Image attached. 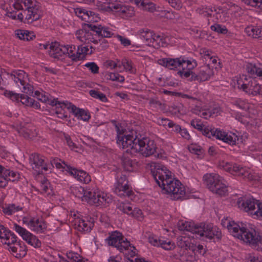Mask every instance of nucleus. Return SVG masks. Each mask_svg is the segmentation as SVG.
<instances>
[{"label":"nucleus","mask_w":262,"mask_h":262,"mask_svg":"<svg viewBox=\"0 0 262 262\" xmlns=\"http://www.w3.org/2000/svg\"><path fill=\"white\" fill-rule=\"evenodd\" d=\"M32 95L36 97L38 100L42 102L46 103L48 101V97L45 92L36 91L34 92V95L33 94Z\"/></svg>","instance_id":"nucleus-57"},{"label":"nucleus","mask_w":262,"mask_h":262,"mask_svg":"<svg viewBox=\"0 0 262 262\" xmlns=\"http://www.w3.org/2000/svg\"><path fill=\"white\" fill-rule=\"evenodd\" d=\"M222 224L233 236L252 246L260 247L262 249V236L254 229H248L243 223H237L228 219L222 220Z\"/></svg>","instance_id":"nucleus-3"},{"label":"nucleus","mask_w":262,"mask_h":262,"mask_svg":"<svg viewBox=\"0 0 262 262\" xmlns=\"http://www.w3.org/2000/svg\"><path fill=\"white\" fill-rule=\"evenodd\" d=\"M121 64L122 65L123 70L128 71L131 73H133L136 71V70L133 68L131 61L126 59H123L121 61Z\"/></svg>","instance_id":"nucleus-51"},{"label":"nucleus","mask_w":262,"mask_h":262,"mask_svg":"<svg viewBox=\"0 0 262 262\" xmlns=\"http://www.w3.org/2000/svg\"><path fill=\"white\" fill-rule=\"evenodd\" d=\"M76 13L78 17H81L82 20L89 23L90 24L98 22L100 19L98 14L94 12L85 9H77L76 11Z\"/></svg>","instance_id":"nucleus-28"},{"label":"nucleus","mask_w":262,"mask_h":262,"mask_svg":"<svg viewBox=\"0 0 262 262\" xmlns=\"http://www.w3.org/2000/svg\"><path fill=\"white\" fill-rule=\"evenodd\" d=\"M88 29H81L76 31L75 35L76 38L81 42L90 44L93 43L97 44L98 42L97 35L95 32L92 30L91 27Z\"/></svg>","instance_id":"nucleus-19"},{"label":"nucleus","mask_w":262,"mask_h":262,"mask_svg":"<svg viewBox=\"0 0 262 262\" xmlns=\"http://www.w3.org/2000/svg\"><path fill=\"white\" fill-rule=\"evenodd\" d=\"M189 151L193 154L200 155L202 152V148L196 144H191L188 147Z\"/></svg>","instance_id":"nucleus-62"},{"label":"nucleus","mask_w":262,"mask_h":262,"mask_svg":"<svg viewBox=\"0 0 262 262\" xmlns=\"http://www.w3.org/2000/svg\"><path fill=\"white\" fill-rule=\"evenodd\" d=\"M65 170L71 176L81 183L87 184L91 181L90 174L82 170H78L70 166L66 165L64 167Z\"/></svg>","instance_id":"nucleus-21"},{"label":"nucleus","mask_w":262,"mask_h":262,"mask_svg":"<svg viewBox=\"0 0 262 262\" xmlns=\"http://www.w3.org/2000/svg\"><path fill=\"white\" fill-rule=\"evenodd\" d=\"M159 63L170 70H174L178 67L185 68L189 67V69H194L198 64L196 61L193 59H185L184 58H165L159 60Z\"/></svg>","instance_id":"nucleus-8"},{"label":"nucleus","mask_w":262,"mask_h":262,"mask_svg":"<svg viewBox=\"0 0 262 262\" xmlns=\"http://www.w3.org/2000/svg\"><path fill=\"white\" fill-rule=\"evenodd\" d=\"M73 104L68 101H63L60 106H57L55 108V113L59 118L62 119L68 117V113L66 110H70L72 112Z\"/></svg>","instance_id":"nucleus-33"},{"label":"nucleus","mask_w":262,"mask_h":262,"mask_svg":"<svg viewBox=\"0 0 262 262\" xmlns=\"http://www.w3.org/2000/svg\"><path fill=\"white\" fill-rule=\"evenodd\" d=\"M202 229L200 234V237L205 236L209 239L216 237L219 239L221 237V232L218 228L213 227L211 225L202 223Z\"/></svg>","instance_id":"nucleus-22"},{"label":"nucleus","mask_w":262,"mask_h":262,"mask_svg":"<svg viewBox=\"0 0 262 262\" xmlns=\"http://www.w3.org/2000/svg\"><path fill=\"white\" fill-rule=\"evenodd\" d=\"M22 208L14 204H5L2 207V211L4 214L11 215L15 212L21 210Z\"/></svg>","instance_id":"nucleus-41"},{"label":"nucleus","mask_w":262,"mask_h":262,"mask_svg":"<svg viewBox=\"0 0 262 262\" xmlns=\"http://www.w3.org/2000/svg\"><path fill=\"white\" fill-rule=\"evenodd\" d=\"M90 48L91 50L89 52V49L88 47L79 46L76 50L75 46H74V49L72 50L71 53L70 54V58H71L72 60L75 61L82 60L85 58L86 54H92V49H93V48L91 46Z\"/></svg>","instance_id":"nucleus-24"},{"label":"nucleus","mask_w":262,"mask_h":262,"mask_svg":"<svg viewBox=\"0 0 262 262\" xmlns=\"http://www.w3.org/2000/svg\"><path fill=\"white\" fill-rule=\"evenodd\" d=\"M141 7L144 10L149 12H153L156 10V5L147 0L142 2Z\"/></svg>","instance_id":"nucleus-50"},{"label":"nucleus","mask_w":262,"mask_h":262,"mask_svg":"<svg viewBox=\"0 0 262 262\" xmlns=\"http://www.w3.org/2000/svg\"><path fill=\"white\" fill-rule=\"evenodd\" d=\"M66 256L68 259H66V261L67 262H77L79 261L81 257L78 253L73 252H68Z\"/></svg>","instance_id":"nucleus-55"},{"label":"nucleus","mask_w":262,"mask_h":262,"mask_svg":"<svg viewBox=\"0 0 262 262\" xmlns=\"http://www.w3.org/2000/svg\"><path fill=\"white\" fill-rule=\"evenodd\" d=\"M198 13L205 17H211L215 21L226 22L228 20L229 15L226 11L220 6L207 7L201 6L196 10Z\"/></svg>","instance_id":"nucleus-7"},{"label":"nucleus","mask_w":262,"mask_h":262,"mask_svg":"<svg viewBox=\"0 0 262 262\" xmlns=\"http://www.w3.org/2000/svg\"><path fill=\"white\" fill-rule=\"evenodd\" d=\"M9 249L11 251L16 257H21L25 256L27 254V248L23 242H14L8 245Z\"/></svg>","instance_id":"nucleus-29"},{"label":"nucleus","mask_w":262,"mask_h":262,"mask_svg":"<svg viewBox=\"0 0 262 262\" xmlns=\"http://www.w3.org/2000/svg\"><path fill=\"white\" fill-rule=\"evenodd\" d=\"M16 236L4 226L0 224V239L1 242L7 245H10L16 242Z\"/></svg>","instance_id":"nucleus-30"},{"label":"nucleus","mask_w":262,"mask_h":262,"mask_svg":"<svg viewBox=\"0 0 262 262\" xmlns=\"http://www.w3.org/2000/svg\"><path fill=\"white\" fill-rule=\"evenodd\" d=\"M215 111H216V113H217L218 109L215 108L213 112L207 111L202 109L199 116L205 119H208V118L210 117L213 114L215 113Z\"/></svg>","instance_id":"nucleus-63"},{"label":"nucleus","mask_w":262,"mask_h":262,"mask_svg":"<svg viewBox=\"0 0 262 262\" xmlns=\"http://www.w3.org/2000/svg\"><path fill=\"white\" fill-rule=\"evenodd\" d=\"M74 49V45H62L57 42L50 45L49 54L50 57L58 60H62L64 56L70 58V54Z\"/></svg>","instance_id":"nucleus-12"},{"label":"nucleus","mask_w":262,"mask_h":262,"mask_svg":"<svg viewBox=\"0 0 262 262\" xmlns=\"http://www.w3.org/2000/svg\"><path fill=\"white\" fill-rule=\"evenodd\" d=\"M148 100L150 107L155 108L161 107L162 104L157 98H150Z\"/></svg>","instance_id":"nucleus-61"},{"label":"nucleus","mask_w":262,"mask_h":262,"mask_svg":"<svg viewBox=\"0 0 262 262\" xmlns=\"http://www.w3.org/2000/svg\"><path fill=\"white\" fill-rule=\"evenodd\" d=\"M261 203L259 201L253 198H249L244 201H238V207L246 212L253 211L255 209V206Z\"/></svg>","instance_id":"nucleus-32"},{"label":"nucleus","mask_w":262,"mask_h":262,"mask_svg":"<svg viewBox=\"0 0 262 262\" xmlns=\"http://www.w3.org/2000/svg\"><path fill=\"white\" fill-rule=\"evenodd\" d=\"M158 123L164 126H168L169 128L172 125V121L167 118H160L158 119Z\"/></svg>","instance_id":"nucleus-64"},{"label":"nucleus","mask_w":262,"mask_h":262,"mask_svg":"<svg viewBox=\"0 0 262 262\" xmlns=\"http://www.w3.org/2000/svg\"><path fill=\"white\" fill-rule=\"evenodd\" d=\"M109 245L116 247L126 255L133 257L136 254V249L119 232H113L106 239Z\"/></svg>","instance_id":"nucleus-4"},{"label":"nucleus","mask_w":262,"mask_h":262,"mask_svg":"<svg viewBox=\"0 0 262 262\" xmlns=\"http://www.w3.org/2000/svg\"><path fill=\"white\" fill-rule=\"evenodd\" d=\"M6 173L5 178L7 180V183L9 181H15L19 179V174L17 172L11 171L10 169H7V172Z\"/></svg>","instance_id":"nucleus-48"},{"label":"nucleus","mask_w":262,"mask_h":262,"mask_svg":"<svg viewBox=\"0 0 262 262\" xmlns=\"http://www.w3.org/2000/svg\"><path fill=\"white\" fill-rule=\"evenodd\" d=\"M232 174L241 177L249 181L256 180L257 178L256 174L253 172L251 169L241 167L237 164L235 166Z\"/></svg>","instance_id":"nucleus-25"},{"label":"nucleus","mask_w":262,"mask_h":262,"mask_svg":"<svg viewBox=\"0 0 262 262\" xmlns=\"http://www.w3.org/2000/svg\"><path fill=\"white\" fill-rule=\"evenodd\" d=\"M191 239L186 236H180L177 238V245L181 248L186 250L191 249Z\"/></svg>","instance_id":"nucleus-40"},{"label":"nucleus","mask_w":262,"mask_h":262,"mask_svg":"<svg viewBox=\"0 0 262 262\" xmlns=\"http://www.w3.org/2000/svg\"><path fill=\"white\" fill-rule=\"evenodd\" d=\"M14 34L18 38L25 41L33 40L35 37L33 32L24 29L16 30Z\"/></svg>","instance_id":"nucleus-35"},{"label":"nucleus","mask_w":262,"mask_h":262,"mask_svg":"<svg viewBox=\"0 0 262 262\" xmlns=\"http://www.w3.org/2000/svg\"><path fill=\"white\" fill-rule=\"evenodd\" d=\"M21 94L14 93L12 91H6L4 92V95L7 98L10 99L13 101L17 102H19Z\"/></svg>","instance_id":"nucleus-54"},{"label":"nucleus","mask_w":262,"mask_h":262,"mask_svg":"<svg viewBox=\"0 0 262 262\" xmlns=\"http://www.w3.org/2000/svg\"><path fill=\"white\" fill-rule=\"evenodd\" d=\"M72 113L77 119L84 121H88L91 117L88 111L83 109L78 108L73 104L72 106Z\"/></svg>","instance_id":"nucleus-37"},{"label":"nucleus","mask_w":262,"mask_h":262,"mask_svg":"<svg viewBox=\"0 0 262 262\" xmlns=\"http://www.w3.org/2000/svg\"><path fill=\"white\" fill-rule=\"evenodd\" d=\"M246 69L247 73L251 76H257L262 79V64L247 63Z\"/></svg>","instance_id":"nucleus-34"},{"label":"nucleus","mask_w":262,"mask_h":262,"mask_svg":"<svg viewBox=\"0 0 262 262\" xmlns=\"http://www.w3.org/2000/svg\"><path fill=\"white\" fill-rule=\"evenodd\" d=\"M210 29L212 31L217 32L219 34H226L228 33L227 28L223 25H220L218 24L212 25L210 27Z\"/></svg>","instance_id":"nucleus-49"},{"label":"nucleus","mask_w":262,"mask_h":262,"mask_svg":"<svg viewBox=\"0 0 262 262\" xmlns=\"http://www.w3.org/2000/svg\"><path fill=\"white\" fill-rule=\"evenodd\" d=\"M84 66L93 74H97L99 72V67L94 62H88Z\"/></svg>","instance_id":"nucleus-59"},{"label":"nucleus","mask_w":262,"mask_h":262,"mask_svg":"<svg viewBox=\"0 0 262 262\" xmlns=\"http://www.w3.org/2000/svg\"><path fill=\"white\" fill-rule=\"evenodd\" d=\"M116 182L114 184V192L120 197L130 196L133 194L131 187L125 175L118 172L116 176Z\"/></svg>","instance_id":"nucleus-13"},{"label":"nucleus","mask_w":262,"mask_h":262,"mask_svg":"<svg viewBox=\"0 0 262 262\" xmlns=\"http://www.w3.org/2000/svg\"><path fill=\"white\" fill-rule=\"evenodd\" d=\"M25 0H10L9 5L10 7H13L16 10L23 9Z\"/></svg>","instance_id":"nucleus-53"},{"label":"nucleus","mask_w":262,"mask_h":262,"mask_svg":"<svg viewBox=\"0 0 262 262\" xmlns=\"http://www.w3.org/2000/svg\"><path fill=\"white\" fill-rule=\"evenodd\" d=\"M72 192L76 197L81 199L82 201H85L86 189L81 186L75 187L72 189Z\"/></svg>","instance_id":"nucleus-43"},{"label":"nucleus","mask_w":262,"mask_h":262,"mask_svg":"<svg viewBox=\"0 0 262 262\" xmlns=\"http://www.w3.org/2000/svg\"><path fill=\"white\" fill-rule=\"evenodd\" d=\"M201 131L202 132L204 135L208 138L213 136L215 137L216 139L231 145H235L237 141L238 140V137L235 134L231 132L226 133L218 128H213L209 130L204 126V129Z\"/></svg>","instance_id":"nucleus-9"},{"label":"nucleus","mask_w":262,"mask_h":262,"mask_svg":"<svg viewBox=\"0 0 262 262\" xmlns=\"http://www.w3.org/2000/svg\"><path fill=\"white\" fill-rule=\"evenodd\" d=\"M8 76L18 87L22 86L23 92L28 95L33 94V87L29 83L28 76L25 72L23 70H14Z\"/></svg>","instance_id":"nucleus-10"},{"label":"nucleus","mask_w":262,"mask_h":262,"mask_svg":"<svg viewBox=\"0 0 262 262\" xmlns=\"http://www.w3.org/2000/svg\"><path fill=\"white\" fill-rule=\"evenodd\" d=\"M246 34L253 38L262 39V27L250 26L245 28Z\"/></svg>","instance_id":"nucleus-36"},{"label":"nucleus","mask_w":262,"mask_h":262,"mask_svg":"<svg viewBox=\"0 0 262 262\" xmlns=\"http://www.w3.org/2000/svg\"><path fill=\"white\" fill-rule=\"evenodd\" d=\"M151 172L163 193L167 194L172 200L184 198L186 193L185 187L180 181L172 178L171 172L165 166L157 165Z\"/></svg>","instance_id":"nucleus-2"},{"label":"nucleus","mask_w":262,"mask_h":262,"mask_svg":"<svg viewBox=\"0 0 262 262\" xmlns=\"http://www.w3.org/2000/svg\"><path fill=\"white\" fill-rule=\"evenodd\" d=\"M94 221L88 217L77 218L75 220V228L81 232H90L94 226Z\"/></svg>","instance_id":"nucleus-23"},{"label":"nucleus","mask_w":262,"mask_h":262,"mask_svg":"<svg viewBox=\"0 0 262 262\" xmlns=\"http://www.w3.org/2000/svg\"><path fill=\"white\" fill-rule=\"evenodd\" d=\"M29 160L32 169L38 173H42L50 169V164H47L44 157L39 154H31Z\"/></svg>","instance_id":"nucleus-18"},{"label":"nucleus","mask_w":262,"mask_h":262,"mask_svg":"<svg viewBox=\"0 0 262 262\" xmlns=\"http://www.w3.org/2000/svg\"><path fill=\"white\" fill-rule=\"evenodd\" d=\"M87 27H91L95 32L98 40L99 37H111L114 34L112 29L101 25L88 24Z\"/></svg>","instance_id":"nucleus-27"},{"label":"nucleus","mask_w":262,"mask_h":262,"mask_svg":"<svg viewBox=\"0 0 262 262\" xmlns=\"http://www.w3.org/2000/svg\"><path fill=\"white\" fill-rule=\"evenodd\" d=\"M137 34L145 45L149 46L156 48L160 45V42H162V36L156 34L152 31L147 28L140 29Z\"/></svg>","instance_id":"nucleus-14"},{"label":"nucleus","mask_w":262,"mask_h":262,"mask_svg":"<svg viewBox=\"0 0 262 262\" xmlns=\"http://www.w3.org/2000/svg\"><path fill=\"white\" fill-rule=\"evenodd\" d=\"M232 103L236 107L242 110L246 109L248 107L247 102L241 99H235L232 101Z\"/></svg>","instance_id":"nucleus-56"},{"label":"nucleus","mask_w":262,"mask_h":262,"mask_svg":"<svg viewBox=\"0 0 262 262\" xmlns=\"http://www.w3.org/2000/svg\"><path fill=\"white\" fill-rule=\"evenodd\" d=\"M122 166L124 169L126 171H131L132 170V161L128 158H124L122 159Z\"/></svg>","instance_id":"nucleus-60"},{"label":"nucleus","mask_w":262,"mask_h":262,"mask_svg":"<svg viewBox=\"0 0 262 262\" xmlns=\"http://www.w3.org/2000/svg\"><path fill=\"white\" fill-rule=\"evenodd\" d=\"M22 222L31 231L36 233H43L47 229L45 222L40 218L32 216H24Z\"/></svg>","instance_id":"nucleus-15"},{"label":"nucleus","mask_w":262,"mask_h":262,"mask_svg":"<svg viewBox=\"0 0 262 262\" xmlns=\"http://www.w3.org/2000/svg\"><path fill=\"white\" fill-rule=\"evenodd\" d=\"M117 208L123 213L139 221L143 219L142 210L138 207H133V205L129 203L121 202L118 205Z\"/></svg>","instance_id":"nucleus-20"},{"label":"nucleus","mask_w":262,"mask_h":262,"mask_svg":"<svg viewBox=\"0 0 262 262\" xmlns=\"http://www.w3.org/2000/svg\"><path fill=\"white\" fill-rule=\"evenodd\" d=\"M13 229L28 244L35 248H39L41 245V242L38 238L26 229L14 224Z\"/></svg>","instance_id":"nucleus-17"},{"label":"nucleus","mask_w":262,"mask_h":262,"mask_svg":"<svg viewBox=\"0 0 262 262\" xmlns=\"http://www.w3.org/2000/svg\"><path fill=\"white\" fill-rule=\"evenodd\" d=\"M111 194L100 191L96 187L86 188L85 202L96 206L106 205L112 202Z\"/></svg>","instance_id":"nucleus-6"},{"label":"nucleus","mask_w":262,"mask_h":262,"mask_svg":"<svg viewBox=\"0 0 262 262\" xmlns=\"http://www.w3.org/2000/svg\"><path fill=\"white\" fill-rule=\"evenodd\" d=\"M7 172V168L0 165V187L4 188L7 185V180L5 174Z\"/></svg>","instance_id":"nucleus-47"},{"label":"nucleus","mask_w":262,"mask_h":262,"mask_svg":"<svg viewBox=\"0 0 262 262\" xmlns=\"http://www.w3.org/2000/svg\"><path fill=\"white\" fill-rule=\"evenodd\" d=\"M214 75L213 69L209 65L202 67L198 74H193L192 79L200 82L209 80Z\"/></svg>","instance_id":"nucleus-31"},{"label":"nucleus","mask_w":262,"mask_h":262,"mask_svg":"<svg viewBox=\"0 0 262 262\" xmlns=\"http://www.w3.org/2000/svg\"><path fill=\"white\" fill-rule=\"evenodd\" d=\"M24 7V13L26 15L25 21L27 23H32L40 18V5L37 1L25 0Z\"/></svg>","instance_id":"nucleus-11"},{"label":"nucleus","mask_w":262,"mask_h":262,"mask_svg":"<svg viewBox=\"0 0 262 262\" xmlns=\"http://www.w3.org/2000/svg\"><path fill=\"white\" fill-rule=\"evenodd\" d=\"M204 184L210 191L219 195H225L227 192L225 181L217 173H206L203 176Z\"/></svg>","instance_id":"nucleus-5"},{"label":"nucleus","mask_w":262,"mask_h":262,"mask_svg":"<svg viewBox=\"0 0 262 262\" xmlns=\"http://www.w3.org/2000/svg\"><path fill=\"white\" fill-rule=\"evenodd\" d=\"M117 131V143L120 147L126 152L131 154L139 152L143 156L147 157L153 155L157 146L154 140L147 137L139 138L134 132L121 133L116 126Z\"/></svg>","instance_id":"nucleus-1"},{"label":"nucleus","mask_w":262,"mask_h":262,"mask_svg":"<svg viewBox=\"0 0 262 262\" xmlns=\"http://www.w3.org/2000/svg\"><path fill=\"white\" fill-rule=\"evenodd\" d=\"M244 79V81H242V79L237 80V87L249 95L255 96L259 94L260 90V85L251 78L248 79L245 76Z\"/></svg>","instance_id":"nucleus-16"},{"label":"nucleus","mask_w":262,"mask_h":262,"mask_svg":"<svg viewBox=\"0 0 262 262\" xmlns=\"http://www.w3.org/2000/svg\"><path fill=\"white\" fill-rule=\"evenodd\" d=\"M235 165L236 164L225 160H220L219 162L218 167L232 174Z\"/></svg>","instance_id":"nucleus-42"},{"label":"nucleus","mask_w":262,"mask_h":262,"mask_svg":"<svg viewBox=\"0 0 262 262\" xmlns=\"http://www.w3.org/2000/svg\"><path fill=\"white\" fill-rule=\"evenodd\" d=\"M160 247L166 250H172L174 249L176 246L174 243L171 241L161 238Z\"/></svg>","instance_id":"nucleus-44"},{"label":"nucleus","mask_w":262,"mask_h":262,"mask_svg":"<svg viewBox=\"0 0 262 262\" xmlns=\"http://www.w3.org/2000/svg\"><path fill=\"white\" fill-rule=\"evenodd\" d=\"M39 190L41 193L47 195L48 196L50 195L52 193V190L50 188V183L48 180L43 176H40Z\"/></svg>","instance_id":"nucleus-38"},{"label":"nucleus","mask_w":262,"mask_h":262,"mask_svg":"<svg viewBox=\"0 0 262 262\" xmlns=\"http://www.w3.org/2000/svg\"><path fill=\"white\" fill-rule=\"evenodd\" d=\"M247 5L257 7L262 9V0H241Z\"/></svg>","instance_id":"nucleus-58"},{"label":"nucleus","mask_w":262,"mask_h":262,"mask_svg":"<svg viewBox=\"0 0 262 262\" xmlns=\"http://www.w3.org/2000/svg\"><path fill=\"white\" fill-rule=\"evenodd\" d=\"M179 230L186 231L200 235L202 229V223L200 225H195L194 223L184 221H180L178 223Z\"/></svg>","instance_id":"nucleus-26"},{"label":"nucleus","mask_w":262,"mask_h":262,"mask_svg":"<svg viewBox=\"0 0 262 262\" xmlns=\"http://www.w3.org/2000/svg\"><path fill=\"white\" fill-rule=\"evenodd\" d=\"M182 70H179L178 74L183 78H189V80L193 81L192 79V76L193 74H196L193 73L192 70L193 69H189V67H185V68H181Z\"/></svg>","instance_id":"nucleus-45"},{"label":"nucleus","mask_w":262,"mask_h":262,"mask_svg":"<svg viewBox=\"0 0 262 262\" xmlns=\"http://www.w3.org/2000/svg\"><path fill=\"white\" fill-rule=\"evenodd\" d=\"M89 94L92 97L98 99L102 102H106L108 101L105 95L95 90H90Z\"/></svg>","instance_id":"nucleus-46"},{"label":"nucleus","mask_w":262,"mask_h":262,"mask_svg":"<svg viewBox=\"0 0 262 262\" xmlns=\"http://www.w3.org/2000/svg\"><path fill=\"white\" fill-rule=\"evenodd\" d=\"M19 102L27 106H30L35 109L40 108V104L38 102L25 95H21Z\"/></svg>","instance_id":"nucleus-39"},{"label":"nucleus","mask_w":262,"mask_h":262,"mask_svg":"<svg viewBox=\"0 0 262 262\" xmlns=\"http://www.w3.org/2000/svg\"><path fill=\"white\" fill-rule=\"evenodd\" d=\"M107 79L112 81H117L120 82L124 81V77L118 73H108L106 74Z\"/></svg>","instance_id":"nucleus-52"}]
</instances>
